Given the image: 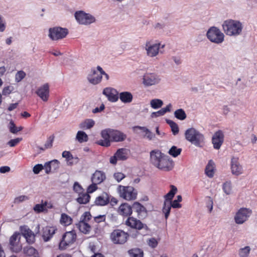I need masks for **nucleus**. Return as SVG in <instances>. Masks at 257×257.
<instances>
[{
	"instance_id": "f257e3e1",
	"label": "nucleus",
	"mask_w": 257,
	"mask_h": 257,
	"mask_svg": "<svg viewBox=\"0 0 257 257\" xmlns=\"http://www.w3.org/2000/svg\"><path fill=\"white\" fill-rule=\"evenodd\" d=\"M151 164L159 170L169 172L174 166V162L169 156L158 149L153 150L150 153Z\"/></svg>"
},
{
	"instance_id": "f03ea898",
	"label": "nucleus",
	"mask_w": 257,
	"mask_h": 257,
	"mask_svg": "<svg viewBox=\"0 0 257 257\" xmlns=\"http://www.w3.org/2000/svg\"><path fill=\"white\" fill-rule=\"evenodd\" d=\"M222 28L226 35L236 36L241 34L242 30V25L238 21L227 20L223 22Z\"/></svg>"
},
{
	"instance_id": "7ed1b4c3",
	"label": "nucleus",
	"mask_w": 257,
	"mask_h": 257,
	"mask_svg": "<svg viewBox=\"0 0 257 257\" xmlns=\"http://www.w3.org/2000/svg\"><path fill=\"white\" fill-rule=\"evenodd\" d=\"M185 139L197 147H203L204 141L203 135L193 127L187 129L185 133Z\"/></svg>"
},
{
	"instance_id": "20e7f679",
	"label": "nucleus",
	"mask_w": 257,
	"mask_h": 257,
	"mask_svg": "<svg viewBox=\"0 0 257 257\" xmlns=\"http://www.w3.org/2000/svg\"><path fill=\"white\" fill-rule=\"evenodd\" d=\"M77 234L75 230L66 231L63 234L59 243V249L65 250L76 240Z\"/></svg>"
},
{
	"instance_id": "39448f33",
	"label": "nucleus",
	"mask_w": 257,
	"mask_h": 257,
	"mask_svg": "<svg viewBox=\"0 0 257 257\" xmlns=\"http://www.w3.org/2000/svg\"><path fill=\"white\" fill-rule=\"evenodd\" d=\"M129 236L127 232L120 229H115L111 232L110 239L115 244L122 245L127 242Z\"/></svg>"
},
{
	"instance_id": "423d86ee",
	"label": "nucleus",
	"mask_w": 257,
	"mask_h": 257,
	"mask_svg": "<svg viewBox=\"0 0 257 257\" xmlns=\"http://www.w3.org/2000/svg\"><path fill=\"white\" fill-rule=\"evenodd\" d=\"M119 196L127 201H132L137 199L138 192L132 186L119 185L117 188Z\"/></svg>"
},
{
	"instance_id": "0eeeda50",
	"label": "nucleus",
	"mask_w": 257,
	"mask_h": 257,
	"mask_svg": "<svg viewBox=\"0 0 257 257\" xmlns=\"http://www.w3.org/2000/svg\"><path fill=\"white\" fill-rule=\"evenodd\" d=\"M206 36L211 42L220 44L224 41V35L221 31L215 27H212L208 30Z\"/></svg>"
},
{
	"instance_id": "6e6552de",
	"label": "nucleus",
	"mask_w": 257,
	"mask_h": 257,
	"mask_svg": "<svg viewBox=\"0 0 257 257\" xmlns=\"http://www.w3.org/2000/svg\"><path fill=\"white\" fill-rule=\"evenodd\" d=\"M68 30L66 28L60 27H55L49 29V37L53 41H57L66 37Z\"/></svg>"
},
{
	"instance_id": "1a4fd4ad",
	"label": "nucleus",
	"mask_w": 257,
	"mask_h": 257,
	"mask_svg": "<svg viewBox=\"0 0 257 257\" xmlns=\"http://www.w3.org/2000/svg\"><path fill=\"white\" fill-rule=\"evenodd\" d=\"M125 225L137 230H144L146 232L149 231V228L146 224L133 216L128 217L127 218L125 221Z\"/></svg>"
},
{
	"instance_id": "9d476101",
	"label": "nucleus",
	"mask_w": 257,
	"mask_h": 257,
	"mask_svg": "<svg viewBox=\"0 0 257 257\" xmlns=\"http://www.w3.org/2000/svg\"><path fill=\"white\" fill-rule=\"evenodd\" d=\"M252 212V210L249 208H240L234 216L235 223L238 224H243L248 220Z\"/></svg>"
},
{
	"instance_id": "9b49d317",
	"label": "nucleus",
	"mask_w": 257,
	"mask_h": 257,
	"mask_svg": "<svg viewBox=\"0 0 257 257\" xmlns=\"http://www.w3.org/2000/svg\"><path fill=\"white\" fill-rule=\"evenodd\" d=\"M75 17L77 21L82 25H89L95 21V18L93 16L82 11L76 12Z\"/></svg>"
},
{
	"instance_id": "f8f14e48",
	"label": "nucleus",
	"mask_w": 257,
	"mask_h": 257,
	"mask_svg": "<svg viewBox=\"0 0 257 257\" xmlns=\"http://www.w3.org/2000/svg\"><path fill=\"white\" fill-rule=\"evenodd\" d=\"M9 245L11 250L15 252H20L22 249V245L20 242V233H14L10 238Z\"/></svg>"
},
{
	"instance_id": "ddd939ff",
	"label": "nucleus",
	"mask_w": 257,
	"mask_h": 257,
	"mask_svg": "<svg viewBox=\"0 0 257 257\" xmlns=\"http://www.w3.org/2000/svg\"><path fill=\"white\" fill-rule=\"evenodd\" d=\"M127 153L126 150L124 148L119 149L117 150L114 155L110 158L109 162L113 165L117 163V160L124 161L126 160Z\"/></svg>"
},
{
	"instance_id": "4468645a",
	"label": "nucleus",
	"mask_w": 257,
	"mask_h": 257,
	"mask_svg": "<svg viewBox=\"0 0 257 257\" xmlns=\"http://www.w3.org/2000/svg\"><path fill=\"white\" fill-rule=\"evenodd\" d=\"M117 212L118 214L124 217H131L133 213V206L127 203H123L119 206Z\"/></svg>"
},
{
	"instance_id": "2eb2a0df",
	"label": "nucleus",
	"mask_w": 257,
	"mask_h": 257,
	"mask_svg": "<svg viewBox=\"0 0 257 257\" xmlns=\"http://www.w3.org/2000/svg\"><path fill=\"white\" fill-rule=\"evenodd\" d=\"M87 80L93 85L99 83L102 80L101 72L97 71L94 68L92 69L87 76Z\"/></svg>"
},
{
	"instance_id": "dca6fc26",
	"label": "nucleus",
	"mask_w": 257,
	"mask_h": 257,
	"mask_svg": "<svg viewBox=\"0 0 257 257\" xmlns=\"http://www.w3.org/2000/svg\"><path fill=\"white\" fill-rule=\"evenodd\" d=\"M160 47V43L152 44L151 42H147L146 44V50L147 55L151 57L157 56L159 53Z\"/></svg>"
},
{
	"instance_id": "f3484780",
	"label": "nucleus",
	"mask_w": 257,
	"mask_h": 257,
	"mask_svg": "<svg viewBox=\"0 0 257 257\" xmlns=\"http://www.w3.org/2000/svg\"><path fill=\"white\" fill-rule=\"evenodd\" d=\"M111 129L108 128L101 131V135L103 139L97 142V144L103 147H109L110 145V140H111Z\"/></svg>"
},
{
	"instance_id": "a211bd4d",
	"label": "nucleus",
	"mask_w": 257,
	"mask_h": 257,
	"mask_svg": "<svg viewBox=\"0 0 257 257\" xmlns=\"http://www.w3.org/2000/svg\"><path fill=\"white\" fill-rule=\"evenodd\" d=\"M224 140V135L221 131H218L215 133L212 139V142L214 149L218 150L220 149Z\"/></svg>"
},
{
	"instance_id": "6ab92c4d",
	"label": "nucleus",
	"mask_w": 257,
	"mask_h": 257,
	"mask_svg": "<svg viewBox=\"0 0 257 257\" xmlns=\"http://www.w3.org/2000/svg\"><path fill=\"white\" fill-rule=\"evenodd\" d=\"M159 77L154 73H147L144 76L143 83L146 86H151L158 83Z\"/></svg>"
},
{
	"instance_id": "aec40b11",
	"label": "nucleus",
	"mask_w": 257,
	"mask_h": 257,
	"mask_svg": "<svg viewBox=\"0 0 257 257\" xmlns=\"http://www.w3.org/2000/svg\"><path fill=\"white\" fill-rule=\"evenodd\" d=\"M133 208L137 213L139 219H144L147 216V210L145 206L138 202H135L133 204Z\"/></svg>"
},
{
	"instance_id": "412c9836",
	"label": "nucleus",
	"mask_w": 257,
	"mask_h": 257,
	"mask_svg": "<svg viewBox=\"0 0 257 257\" xmlns=\"http://www.w3.org/2000/svg\"><path fill=\"white\" fill-rule=\"evenodd\" d=\"M57 231L56 226H47L42 229V237L45 241H49Z\"/></svg>"
},
{
	"instance_id": "4be33fe9",
	"label": "nucleus",
	"mask_w": 257,
	"mask_h": 257,
	"mask_svg": "<svg viewBox=\"0 0 257 257\" xmlns=\"http://www.w3.org/2000/svg\"><path fill=\"white\" fill-rule=\"evenodd\" d=\"M231 171L232 174L236 176H238L242 173V167L238 161V158H232L231 160Z\"/></svg>"
},
{
	"instance_id": "5701e85b",
	"label": "nucleus",
	"mask_w": 257,
	"mask_h": 257,
	"mask_svg": "<svg viewBox=\"0 0 257 257\" xmlns=\"http://www.w3.org/2000/svg\"><path fill=\"white\" fill-rule=\"evenodd\" d=\"M103 94L111 102H116L118 99V93L116 90L114 88L109 87L105 88L103 89Z\"/></svg>"
},
{
	"instance_id": "b1692460",
	"label": "nucleus",
	"mask_w": 257,
	"mask_h": 257,
	"mask_svg": "<svg viewBox=\"0 0 257 257\" xmlns=\"http://www.w3.org/2000/svg\"><path fill=\"white\" fill-rule=\"evenodd\" d=\"M37 94L44 101H47L49 96V86L48 84H44L39 87L36 91Z\"/></svg>"
},
{
	"instance_id": "393cba45",
	"label": "nucleus",
	"mask_w": 257,
	"mask_h": 257,
	"mask_svg": "<svg viewBox=\"0 0 257 257\" xmlns=\"http://www.w3.org/2000/svg\"><path fill=\"white\" fill-rule=\"evenodd\" d=\"M111 141L113 142H122L125 140L126 136L122 132L111 129Z\"/></svg>"
},
{
	"instance_id": "a878e982",
	"label": "nucleus",
	"mask_w": 257,
	"mask_h": 257,
	"mask_svg": "<svg viewBox=\"0 0 257 257\" xmlns=\"http://www.w3.org/2000/svg\"><path fill=\"white\" fill-rule=\"evenodd\" d=\"M106 179V175L104 172L100 170H96L92 174L91 180L92 182H95L100 184Z\"/></svg>"
},
{
	"instance_id": "bb28decb",
	"label": "nucleus",
	"mask_w": 257,
	"mask_h": 257,
	"mask_svg": "<svg viewBox=\"0 0 257 257\" xmlns=\"http://www.w3.org/2000/svg\"><path fill=\"white\" fill-rule=\"evenodd\" d=\"M21 232L22 235L25 237L28 243L31 244L34 242L35 236L31 229L28 228L24 227L22 228Z\"/></svg>"
},
{
	"instance_id": "cd10ccee",
	"label": "nucleus",
	"mask_w": 257,
	"mask_h": 257,
	"mask_svg": "<svg viewBox=\"0 0 257 257\" xmlns=\"http://www.w3.org/2000/svg\"><path fill=\"white\" fill-rule=\"evenodd\" d=\"M109 195L106 192H103L100 195L97 197L95 200V204L98 206H104L109 202Z\"/></svg>"
},
{
	"instance_id": "c85d7f7f",
	"label": "nucleus",
	"mask_w": 257,
	"mask_h": 257,
	"mask_svg": "<svg viewBox=\"0 0 257 257\" xmlns=\"http://www.w3.org/2000/svg\"><path fill=\"white\" fill-rule=\"evenodd\" d=\"M118 98L120 99L122 102L127 103L132 101L133 96L131 92L124 91L119 93Z\"/></svg>"
},
{
	"instance_id": "c756f323",
	"label": "nucleus",
	"mask_w": 257,
	"mask_h": 257,
	"mask_svg": "<svg viewBox=\"0 0 257 257\" xmlns=\"http://www.w3.org/2000/svg\"><path fill=\"white\" fill-rule=\"evenodd\" d=\"M215 170V164L212 160L209 161L206 168H205V174L206 175L212 178L214 176Z\"/></svg>"
},
{
	"instance_id": "7c9ffc66",
	"label": "nucleus",
	"mask_w": 257,
	"mask_h": 257,
	"mask_svg": "<svg viewBox=\"0 0 257 257\" xmlns=\"http://www.w3.org/2000/svg\"><path fill=\"white\" fill-rule=\"evenodd\" d=\"M78 227L80 231L84 234L89 233L91 228V226L87 222H84L82 221H79L78 224Z\"/></svg>"
},
{
	"instance_id": "2f4dec72",
	"label": "nucleus",
	"mask_w": 257,
	"mask_h": 257,
	"mask_svg": "<svg viewBox=\"0 0 257 257\" xmlns=\"http://www.w3.org/2000/svg\"><path fill=\"white\" fill-rule=\"evenodd\" d=\"M62 157L65 158L68 163V164L70 165L73 164L74 162L72 160H75V163H76L78 162L79 159L78 157H74L73 155L71 154L69 151H65L62 153Z\"/></svg>"
},
{
	"instance_id": "473e14b6",
	"label": "nucleus",
	"mask_w": 257,
	"mask_h": 257,
	"mask_svg": "<svg viewBox=\"0 0 257 257\" xmlns=\"http://www.w3.org/2000/svg\"><path fill=\"white\" fill-rule=\"evenodd\" d=\"M72 218L66 213H62L60 219V223L65 226L70 225L72 223Z\"/></svg>"
},
{
	"instance_id": "72a5a7b5",
	"label": "nucleus",
	"mask_w": 257,
	"mask_h": 257,
	"mask_svg": "<svg viewBox=\"0 0 257 257\" xmlns=\"http://www.w3.org/2000/svg\"><path fill=\"white\" fill-rule=\"evenodd\" d=\"M24 253L29 256L38 257L37 250L32 246H26L23 249Z\"/></svg>"
},
{
	"instance_id": "f704fd0d",
	"label": "nucleus",
	"mask_w": 257,
	"mask_h": 257,
	"mask_svg": "<svg viewBox=\"0 0 257 257\" xmlns=\"http://www.w3.org/2000/svg\"><path fill=\"white\" fill-rule=\"evenodd\" d=\"M171 107H172L171 104H169L168 105H167L166 106V107L163 108L158 111L153 112L152 113L151 116L152 117H157L164 115L166 112L170 111Z\"/></svg>"
},
{
	"instance_id": "c9c22d12",
	"label": "nucleus",
	"mask_w": 257,
	"mask_h": 257,
	"mask_svg": "<svg viewBox=\"0 0 257 257\" xmlns=\"http://www.w3.org/2000/svg\"><path fill=\"white\" fill-rule=\"evenodd\" d=\"M79 196L77 198L76 200L79 204H86L89 202L90 196L87 193H84V192L79 194Z\"/></svg>"
},
{
	"instance_id": "e433bc0d",
	"label": "nucleus",
	"mask_w": 257,
	"mask_h": 257,
	"mask_svg": "<svg viewBox=\"0 0 257 257\" xmlns=\"http://www.w3.org/2000/svg\"><path fill=\"white\" fill-rule=\"evenodd\" d=\"M95 124L94 121L92 119H86L80 124L79 127L83 130H88L92 128Z\"/></svg>"
},
{
	"instance_id": "4c0bfd02",
	"label": "nucleus",
	"mask_w": 257,
	"mask_h": 257,
	"mask_svg": "<svg viewBox=\"0 0 257 257\" xmlns=\"http://www.w3.org/2000/svg\"><path fill=\"white\" fill-rule=\"evenodd\" d=\"M76 139L80 143H82L88 141V137L84 132L79 131L76 134Z\"/></svg>"
},
{
	"instance_id": "58836bf2",
	"label": "nucleus",
	"mask_w": 257,
	"mask_h": 257,
	"mask_svg": "<svg viewBox=\"0 0 257 257\" xmlns=\"http://www.w3.org/2000/svg\"><path fill=\"white\" fill-rule=\"evenodd\" d=\"M134 128H138L145 133L144 137H146L149 140H152L155 137V135L145 126H136Z\"/></svg>"
},
{
	"instance_id": "ea45409f",
	"label": "nucleus",
	"mask_w": 257,
	"mask_h": 257,
	"mask_svg": "<svg viewBox=\"0 0 257 257\" xmlns=\"http://www.w3.org/2000/svg\"><path fill=\"white\" fill-rule=\"evenodd\" d=\"M171 207H172L170 205V201H164L162 211L165 214L166 219H168L170 215Z\"/></svg>"
},
{
	"instance_id": "a19ab883",
	"label": "nucleus",
	"mask_w": 257,
	"mask_h": 257,
	"mask_svg": "<svg viewBox=\"0 0 257 257\" xmlns=\"http://www.w3.org/2000/svg\"><path fill=\"white\" fill-rule=\"evenodd\" d=\"M106 220V216L105 215H99L98 216H95L94 217L93 224L96 223L95 229L100 230V229L98 228V224L104 222Z\"/></svg>"
},
{
	"instance_id": "79ce46f5",
	"label": "nucleus",
	"mask_w": 257,
	"mask_h": 257,
	"mask_svg": "<svg viewBox=\"0 0 257 257\" xmlns=\"http://www.w3.org/2000/svg\"><path fill=\"white\" fill-rule=\"evenodd\" d=\"M130 257H143V251L139 248H133L128 251Z\"/></svg>"
},
{
	"instance_id": "37998d69",
	"label": "nucleus",
	"mask_w": 257,
	"mask_h": 257,
	"mask_svg": "<svg viewBox=\"0 0 257 257\" xmlns=\"http://www.w3.org/2000/svg\"><path fill=\"white\" fill-rule=\"evenodd\" d=\"M167 123L169 124L171 128L173 135H176L179 133V127L177 124L172 120L167 119Z\"/></svg>"
},
{
	"instance_id": "c03bdc74",
	"label": "nucleus",
	"mask_w": 257,
	"mask_h": 257,
	"mask_svg": "<svg viewBox=\"0 0 257 257\" xmlns=\"http://www.w3.org/2000/svg\"><path fill=\"white\" fill-rule=\"evenodd\" d=\"M181 152V148H177V147L173 146L170 148L168 153L173 157H177L180 155Z\"/></svg>"
},
{
	"instance_id": "a18cd8bd",
	"label": "nucleus",
	"mask_w": 257,
	"mask_h": 257,
	"mask_svg": "<svg viewBox=\"0 0 257 257\" xmlns=\"http://www.w3.org/2000/svg\"><path fill=\"white\" fill-rule=\"evenodd\" d=\"M9 128L10 132L13 134H17L18 132L23 130L22 126L17 127L13 120L9 123Z\"/></svg>"
},
{
	"instance_id": "49530a36",
	"label": "nucleus",
	"mask_w": 257,
	"mask_h": 257,
	"mask_svg": "<svg viewBox=\"0 0 257 257\" xmlns=\"http://www.w3.org/2000/svg\"><path fill=\"white\" fill-rule=\"evenodd\" d=\"M175 116L178 119L184 120L186 118V114L185 111L182 109H178L174 112Z\"/></svg>"
},
{
	"instance_id": "de8ad7c7",
	"label": "nucleus",
	"mask_w": 257,
	"mask_h": 257,
	"mask_svg": "<svg viewBox=\"0 0 257 257\" xmlns=\"http://www.w3.org/2000/svg\"><path fill=\"white\" fill-rule=\"evenodd\" d=\"M151 106L154 109H158L162 107L163 104V101L159 99H152L151 101Z\"/></svg>"
},
{
	"instance_id": "09e8293b",
	"label": "nucleus",
	"mask_w": 257,
	"mask_h": 257,
	"mask_svg": "<svg viewBox=\"0 0 257 257\" xmlns=\"http://www.w3.org/2000/svg\"><path fill=\"white\" fill-rule=\"evenodd\" d=\"M250 251V248L246 246L239 250V255L240 257H248Z\"/></svg>"
},
{
	"instance_id": "8fccbe9b",
	"label": "nucleus",
	"mask_w": 257,
	"mask_h": 257,
	"mask_svg": "<svg viewBox=\"0 0 257 257\" xmlns=\"http://www.w3.org/2000/svg\"><path fill=\"white\" fill-rule=\"evenodd\" d=\"M34 210L38 213L47 211L44 202L42 200L41 204H36L34 207Z\"/></svg>"
},
{
	"instance_id": "3c124183",
	"label": "nucleus",
	"mask_w": 257,
	"mask_h": 257,
	"mask_svg": "<svg viewBox=\"0 0 257 257\" xmlns=\"http://www.w3.org/2000/svg\"><path fill=\"white\" fill-rule=\"evenodd\" d=\"M223 190L227 195L231 192V183L230 182H226L223 185Z\"/></svg>"
},
{
	"instance_id": "603ef678",
	"label": "nucleus",
	"mask_w": 257,
	"mask_h": 257,
	"mask_svg": "<svg viewBox=\"0 0 257 257\" xmlns=\"http://www.w3.org/2000/svg\"><path fill=\"white\" fill-rule=\"evenodd\" d=\"M73 191L79 194H80L84 191V190L82 186L77 182H75L73 184Z\"/></svg>"
},
{
	"instance_id": "864d4df0",
	"label": "nucleus",
	"mask_w": 257,
	"mask_h": 257,
	"mask_svg": "<svg viewBox=\"0 0 257 257\" xmlns=\"http://www.w3.org/2000/svg\"><path fill=\"white\" fill-rule=\"evenodd\" d=\"M56 164V166L57 165V162H47L45 164L44 166H43L44 167V168L45 170V172L46 174H49L52 170V168L51 166V164Z\"/></svg>"
},
{
	"instance_id": "5fc2aeb1",
	"label": "nucleus",
	"mask_w": 257,
	"mask_h": 257,
	"mask_svg": "<svg viewBox=\"0 0 257 257\" xmlns=\"http://www.w3.org/2000/svg\"><path fill=\"white\" fill-rule=\"evenodd\" d=\"M91 218V215L89 212H85L81 216L80 221L87 222Z\"/></svg>"
},
{
	"instance_id": "6e6d98bb",
	"label": "nucleus",
	"mask_w": 257,
	"mask_h": 257,
	"mask_svg": "<svg viewBox=\"0 0 257 257\" xmlns=\"http://www.w3.org/2000/svg\"><path fill=\"white\" fill-rule=\"evenodd\" d=\"M26 76V73L23 71H19L16 74V80L21 81Z\"/></svg>"
},
{
	"instance_id": "4d7b16f0",
	"label": "nucleus",
	"mask_w": 257,
	"mask_h": 257,
	"mask_svg": "<svg viewBox=\"0 0 257 257\" xmlns=\"http://www.w3.org/2000/svg\"><path fill=\"white\" fill-rule=\"evenodd\" d=\"M125 176L124 174L121 172H116L113 174L114 178L118 182H119L123 179L125 178Z\"/></svg>"
},
{
	"instance_id": "13d9d810",
	"label": "nucleus",
	"mask_w": 257,
	"mask_h": 257,
	"mask_svg": "<svg viewBox=\"0 0 257 257\" xmlns=\"http://www.w3.org/2000/svg\"><path fill=\"white\" fill-rule=\"evenodd\" d=\"M22 138H16L15 139H12L8 143V144L11 147H13L17 145L21 141Z\"/></svg>"
},
{
	"instance_id": "bf43d9fd",
	"label": "nucleus",
	"mask_w": 257,
	"mask_h": 257,
	"mask_svg": "<svg viewBox=\"0 0 257 257\" xmlns=\"http://www.w3.org/2000/svg\"><path fill=\"white\" fill-rule=\"evenodd\" d=\"M92 183L91 185H90L87 188V193L88 194V193H93V192L96 191L98 188V187H97L98 184H97L95 182H92Z\"/></svg>"
},
{
	"instance_id": "052dcab7",
	"label": "nucleus",
	"mask_w": 257,
	"mask_h": 257,
	"mask_svg": "<svg viewBox=\"0 0 257 257\" xmlns=\"http://www.w3.org/2000/svg\"><path fill=\"white\" fill-rule=\"evenodd\" d=\"M54 136L53 135L50 136L45 145L46 148H50L52 147L53 142L54 141Z\"/></svg>"
},
{
	"instance_id": "680f3d73",
	"label": "nucleus",
	"mask_w": 257,
	"mask_h": 257,
	"mask_svg": "<svg viewBox=\"0 0 257 257\" xmlns=\"http://www.w3.org/2000/svg\"><path fill=\"white\" fill-rule=\"evenodd\" d=\"M148 243L149 245L153 248L156 247L158 244L157 239L154 237L149 239Z\"/></svg>"
},
{
	"instance_id": "e2e57ef3",
	"label": "nucleus",
	"mask_w": 257,
	"mask_h": 257,
	"mask_svg": "<svg viewBox=\"0 0 257 257\" xmlns=\"http://www.w3.org/2000/svg\"><path fill=\"white\" fill-rule=\"evenodd\" d=\"M28 197L27 196L25 195H21L19 197H17L15 198L14 200V203H19L20 202H22L26 200H28Z\"/></svg>"
},
{
	"instance_id": "0e129e2a",
	"label": "nucleus",
	"mask_w": 257,
	"mask_h": 257,
	"mask_svg": "<svg viewBox=\"0 0 257 257\" xmlns=\"http://www.w3.org/2000/svg\"><path fill=\"white\" fill-rule=\"evenodd\" d=\"M43 168L44 167L42 164H37L34 167L33 171L35 174H38Z\"/></svg>"
},
{
	"instance_id": "69168bd1",
	"label": "nucleus",
	"mask_w": 257,
	"mask_h": 257,
	"mask_svg": "<svg viewBox=\"0 0 257 257\" xmlns=\"http://www.w3.org/2000/svg\"><path fill=\"white\" fill-rule=\"evenodd\" d=\"M6 25L5 20L0 15V32H3L6 29Z\"/></svg>"
},
{
	"instance_id": "338daca9",
	"label": "nucleus",
	"mask_w": 257,
	"mask_h": 257,
	"mask_svg": "<svg viewBox=\"0 0 257 257\" xmlns=\"http://www.w3.org/2000/svg\"><path fill=\"white\" fill-rule=\"evenodd\" d=\"M170 205H171V207H173V208H180L182 207L181 204H180L179 202L176 201V200H174L173 201H171Z\"/></svg>"
},
{
	"instance_id": "774afa93",
	"label": "nucleus",
	"mask_w": 257,
	"mask_h": 257,
	"mask_svg": "<svg viewBox=\"0 0 257 257\" xmlns=\"http://www.w3.org/2000/svg\"><path fill=\"white\" fill-rule=\"evenodd\" d=\"M97 70L99 72H101V76H102V75H104L107 80L109 79L108 75L103 71V70L100 66H98L97 67Z\"/></svg>"
}]
</instances>
